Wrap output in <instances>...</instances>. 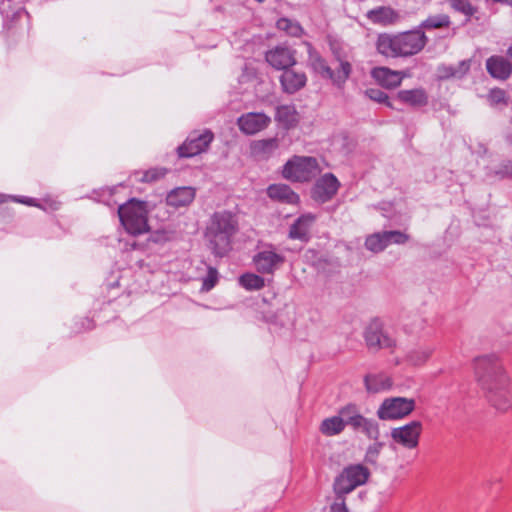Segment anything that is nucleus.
Returning <instances> with one entry per match:
<instances>
[{
	"label": "nucleus",
	"mask_w": 512,
	"mask_h": 512,
	"mask_svg": "<svg viewBox=\"0 0 512 512\" xmlns=\"http://www.w3.org/2000/svg\"><path fill=\"white\" fill-rule=\"evenodd\" d=\"M475 374L478 382L487 392L490 404L500 412L512 408V387L502 363L495 356L475 359Z\"/></svg>",
	"instance_id": "f257e3e1"
},
{
	"label": "nucleus",
	"mask_w": 512,
	"mask_h": 512,
	"mask_svg": "<svg viewBox=\"0 0 512 512\" xmlns=\"http://www.w3.org/2000/svg\"><path fill=\"white\" fill-rule=\"evenodd\" d=\"M238 231V221L231 212H215L205 230V239L211 252L223 257L232 249V239Z\"/></svg>",
	"instance_id": "f03ea898"
},
{
	"label": "nucleus",
	"mask_w": 512,
	"mask_h": 512,
	"mask_svg": "<svg viewBox=\"0 0 512 512\" xmlns=\"http://www.w3.org/2000/svg\"><path fill=\"white\" fill-rule=\"evenodd\" d=\"M304 44L308 53V66L315 73L321 75L323 78L332 80V82L337 86H341L346 82L352 71V66L348 61L340 60L339 68L335 72L328 66L325 59L319 54V52L312 46L311 43L305 42Z\"/></svg>",
	"instance_id": "7ed1b4c3"
},
{
	"label": "nucleus",
	"mask_w": 512,
	"mask_h": 512,
	"mask_svg": "<svg viewBox=\"0 0 512 512\" xmlns=\"http://www.w3.org/2000/svg\"><path fill=\"white\" fill-rule=\"evenodd\" d=\"M121 224L131 235H139L148 231V217L146 203L135 199L118 208Z\"/></svg>",
	"instance_id": "20e7f679"
},
{
	"label": "nucleus",
	"mask_w": 512,
	"mask_h": 512,
	"mask_svg": "<svg viewBox=\"0 0 512 512\" xmlns=\"http://www.w3.org/2000/svg\"><path fill=\"white\" fill-rule=\"evenodd\" d=\"M338 413L342 417L344 427L349 426L354 431H361L371 440H378L380 436L378 423L374 419L363 416L357 404L348 403L340 407Z\"/></svg>",
	"instance_id": "39448f33"
},
{
	"label": "nucleus",
	"mask_w": 512,
	"mask_h": 512,
	"mask_svg": "<svg viewBox=\"0 0 512 512\" xmlns=\"http://www.w3.org/2000/svg\"><path fill=\"white\" fill-rule=\"evenodd\" d=\"M318 161L314 157L294 156L283 167V177L293 182H308L320 173Z\"/></svg>",
	"instance_id": "423d86ee"
},
{
	"label": "nucleus",
	"mask_w": 512,
	"mask_h": 512,
	"mask_svg": "<svg viewBox=\"0 0 512 512\" xmlns=\"http://www.w3.org/2000/svg\"><path fill=\"white\" fill-rule=\"evenodd\" d=\"M369 476V469L362 464L349 465L335 478L333 491L339 494H349L358 486L365 484Z\"/></svg>",
	"instance_id": "0eeeda50"
},
{
	"label": "nucleus",
	"mask_w": 512,
	"mask_h": 512,
	"mask_svg": "<svg viewBox=\"0 0 512 512\" xmlns=\"http://www.w3.org/2000/svg\"><path fill=\"white\" fill-rule=\"evenodd\" d=\"M415 405L416 402L413 398H387L379 406L377 416L381 420L402 419L414 411Z\"/></svg>",
	"instance_id": "6e6552de"
},
{
	"label": "nucleus",
	"mask_w": 512,
	"mask_h": 512,
	"mask_svg": "<svg viewBox=\"0 0 512 512\" xmlns=\"http://www.w3.org/2000/svg\"><path fill=\"white\" fill-rule=\"evenodd\" d=\"M422 428V423L414 420L403 426L392 428L390 436L394 443L405 449L412 450L419 445Z\"/></svg>",
	"instance_id": "1a4fd4ad"
},
{
	"label": "nucleus",
	"mask_w": 512,
	"mask_h": 512,
	"mask_svg": "<svg viewBox=\"0 0 512 512\" xmlns=\"http://www.w3.org/2000/svg\"><path fill=\"white\" fill-rule=\"evenodd\" d=\"M214 139L213 133L205 129L203 131H193L189 134L184 143L178 147L180 157H193L205 152Z\"/></svg>",
	"instance_id": "9d476101"
},
{
	"label": "nucleus",
	"mask_w": 512,
	"mask_h": 512,
	"mask_svg": "<svg viewBox=\"0 0 512 512\" xmlns=\"http://www.w3.org/2000/svg\"><path fill=\"white\" fill-rule=\"evenodd\" d=\"M364 339L369 349H392L396 340L388 335L379 319H373L365 329Z\"/></svg>",
	"instance_id": "9b49d317"
},
{
	"label": "nucleus",
	"mask_w": 512,
	"mask_h": 512,
	"mask_svg": "<svg viewBox=\"0 0 512 512\" xmlns=\"http://www.w3.org/2000/svg\"><path fill=\"white\" fill-rule=\"evenodd\" d=\"M284 262V255L277 253L275 247L271 244L253 257L256 270L261 274H273Z\"/></svg>",
	"instance_id": "f8f14e48"
},
{
	"label": "nucleus",
	"mask_w": 512,
	"mask_h": 512,
	"mask_svg": "<svg viewBox=\"0 0 512 512\" xmlns=\"http://www.w3.org/2000/svg\"><path fill=\"white\" fill-rule=\"evenodd\" d=\"M401 56L409 57L418 54L426 46L428 38L420 29L399 33Z\"/></svg>",
	"instance_id": "ddd939ff"
},
{
	"label": "nucleus",
	"mask_w": 512,
	"mask_h": 512,
	"mask_svg": "<svg viewBox=\"0 0 512 512\" xmlns=\"http://www.w3.org/2000/svg\"><path fill=\"white\" fill-rule=\"evenodd\" d=\"M266 61L277 70H285L296 64V51L288 46L278 45L269 50Z\"/></svg>",
	"instance_id": "4468645a"
},
{
	"label": "nucleus",
	"mask_w": 512,
	"mask_h": 512,
	"mask_svg": "<svg viewBox=\"0 0 512 512\" xmlns=\"http://www.w3.org/2000/svg\"><path fill=\"white\" fill-rule=\"evenodd\" d=\"M339 187L338 179L332 173H326L316 181L312 190L313 198L320 203L328 202L336 195Z\"/></svg>",
	"instance_id": "2eb2a0df"
},
{
	"label": "nucleus",
	"mask_w": 512,
	"mask_h": 512,
	"mask_svg": "<svg viewBox=\"0 0 512 512\" xmlns=\"http://www.w3.org/2000/svg\"><path fill=\"white\" fill-rule=\"evenodd\" d=\"M270 122V117L260 112H249L243 114L237 121L239 129L247 135H253L262 131Z\"/></svg>",
	"instance_id": "dca6fc26"
},
{
	"label": "nucleus",
	"mask_w": 512,
	"mask_h": 512,
	"mask_svg": "<svg viewBox=\"0 0 512 512\" xmlns=\"http://www.w3.org/2000/svg\"><path fill=\"white\" fill-rule=\"evenodd\" d=\"M485 66L489 75L497 80H507L512 74V64L504 56H490L487 58Z\"/></svg>",
	"instance_id": "f3484780"
},
{
	"label": "nucleus",
	"mask_w": 512,
	"mask_h": 512,
	"mask_svg": "<svg viewBox=\"0 0 512 512\" xmlns=\"http://www.w3.org/2000/svg\"><path fill=\"white\" fill-rule=\"evenodd\" d=\"M366 18L373 24L392 26L400 20L399 13L390 6H379L367 11Z\"/></svg>",
	"instance_id": "a211bd4d"
},
{
	"label": "nucleus",
	"mask_w": 512,
	"mask_h": 512,
	"mask_svg": "<svg viewBox=\"0 0 512 512\" xmlns=\"http://www.w3.org/2000/svg\"><path fill=\"white\" fill-rule=\"evenodd\" d=\"M315 219V216L310 213L299 216L290 226L288 237L292 240L308 242L310 239V230Z\"/></svg>",
	"instance_id": "6ab92c4d"
},
{
	"label": "nucleus",
	"mask_w": 512,
	"mask_h": 512,
	"mask_svg": "<svg viewBox=\"0 0 512 512\" xmlns=\"http://www.w3.org/2000/svg\"><path fill=\"white\" fill-rule=\"evenodd\" d=\"M307 82V77L304 72H297L293 69L283 70L280 76V84L282 90L287 94H294L301 90Z\"/></svg>",
	"instance_id": "aec40b11"
},
{
	"label": "nucleus",
	"mask_w": 512,
	"mask_h": 512,
	"mask_svg": "<svg viewBox=\"0 0 512 512\" xmlns=\"http://www.w3.org/2000/svg\"><path fill=\"white\" fill-rule=\"evenodd\" d=\"M377 51L385 56L391 58L402 57L399 35H390L387 33L379 34L376 41Z\"/></svg>",
	"instance_id": "412c9836"
},
{
	"label": "nucleus",
	"mask_w": 512,
	"mask_h": 512,
	"mask_svg": "<svg viewBox=\"0 0 512 512\" xmlns=\"http://www.w3.org/2000/svg\"><path fill=\"white\" fill-rule=\"evenodd\" d=\"M372 78L382 87L395 88L402 82L400 72L387 67H376L371 71Z\"/></svg>",
	"instance_id": "4be33fe9"
},
{
	"label": "nucleus",
	"mask_w": 512,
	"mask_h": 512,
	"mask_svg": "<svg viewBox=\"0 0 512 512\" xmlns=\"http://www.w3.org/2000/svg\"><path fill=\"white\" fill-rule=\"evenodd\" d=\"M195 194L192 187H178L167 194L166 203L174 208L185 207L193 202Z\"/></svg>",
	"instance_id": "5701e85b"
},
{
	"label": "nucleus",
	"mask_w": 512,
	"mask_h": 512,
	"mask_svg": "<svg viewBox=\"0 0 512 512\" xmlns=\"http://www.w3.org/2000/svg\"><path fill=\"white\" fill-rule=\"evenodd\" d=\"M364 385L368 393L375 394L390 389L393 382L385 373H371L365 375Z\"/></svg>",
	"instance_id": "b1692460"
},
{
	"label": "nucleus",
	"mask_w": 512,
	"mask_h": 512,
	"mask_svg": "<svg viewBox=\"0 0 512 512\" xmlns=\"http://www.w3.org/2000/svg\"><path fill=\"white\" fill-rule=\"evenodd\" d=\"M267 194L275 199L288 204H296L299 196L286 184H272L267 188Z\"/></svg>",
	"instance_id": "393cba45"
},
{
	"label": "nucleus",
	"mask_w": 512,
	"mask_h": 512,
	"mask_svg": "<svg viewBox=\"0 0 512 512\" xmlns=\"http://www.w3.org/2000/svg\"><path fill=\"white\" fill-rule=\"evenodd\" d=\"M397 99L402 103L408 104L412 107H422L428 103V95L422 88L400 90L397 93Z\"/></svg>",
	"instance_id": "a878e982"
},
{
	"label": "nucleus",
	"mask_w": 512,
	"mask_h": 512,
	"mask_svg": "<svg viewBox=\"0 0 512 512\" xmlns=\"http://www.w3.org/2000/svg\"><path fill=\"white\" fill-rule=\"evenodd\" d=\"M278 147V140L276 138H269L253 142L251 151L256 157L266 158L273 154Z\"/></svg>",
	"instance_id": "bb28decb"
},
{
	"label": "nucleus",
	"mask_w": 512,
	"mask_h": 512,
	"mask_svg": "<svg viewBox=\"0 0 512 512\" xmlns=\"http://www.w3.org/2000/svg\"><path fill=\"white\" fill-rule=\"evenodd\" d=\"M344 429L342 417H340L339 413L335 416L325 418L319 426V431L328 437L339 435Z\"/></svg>",
	"instance_id": "cd10ccee"
},
{
	"label": "nucleus",
	"mask_w": 512,
	"mask_h": 512,
	"mask_svg": "<svg viewBox=\"0 0 512 512\" xmlns=\"http://www.w3.org/2000/svg\"><path fill=\"white\" fill-rule=\"evenodd\" d=\"M275 119L285 127H292L297 122V113L292 105H281L276 109Z\"/></svg>",
	"instance_id": "c85d7f7f"
},
{
	"label": "nucleus",
	"mask_w": 512,
	"mask_h": 512,
	"mask_svg": "<svg viewBox=\"0 0 512 512\" xmlns=\"http://www.w3.org/2000/svg\"><path fill=\"white\" fill-rule=\"evenodd\" d=\"M433 349L429 347H419L410 350L406 356L405 361L412 366H421L430 358Z\"/></svg>",
	"instance_id": "c756f323"
},
{
	"label": "nucleus",
	"mask_w": 512,
	"mask_h": 512,
	"mask_svg": "<svg viewBox=\"0 0 512 512\" xmlns=\"http://www.w3.org/2000/svg\"><path fill=\"white\" fill-rule=\"evenodd\" d=\"M451 24V19L447 14H435L428 16L424 21L419 25L420 30L426 29H440L447 28Z\"/></svg>",
	"instance_id": "7c9ffc66"
},
{
	"label": "nucleus",
	"mask_w": 512,
	"mask_h": 512,
	"mask_svg": "<svg viewBox=\"0 0 512 512\" xmlns=\"http://www.w3.org/2000/svg\"><path fill=\"white\" fill-rule=\"evenodd\" d=\"M239 284L246 290H260L265 286L263 277L254 273H245L239 277Z\"/></svg>",
	"instance_id": "2f4dec72"
},
{
	"label": "nucleus",
	"mask_w": 512,
	"mask_h": 512,
	"mask_svg": "<svg viewBox=\"0 0 512 512\" xmlns=\"http://www.w3.org/2000/svg\"><path fill=\"white\" fill-rule=\"evenodd\" d=\"M386 233L378 232L368 236L365 240V247L372 252L378 253L387 247Z\"/></svg>",
	"instance_id": "473e14b6"
},
{
	"label": "nucleus",
	"mask_w": 512,
	"mask_h": 512,
	"mask_svg": "<svg viewBox=\"0 0 512 512\" xmlns=\"http://www.w3.org/2000/svg\"><path fill=\"white\" fill-rule=\"evenodd\" d=\"M450 7L467 17L469 20L477 11V8L473 6L469 0H447Z\"/></svg>",
	"instance_id": "72a5a7b5"
},
{
	"label": "nucleus",
	"mask_w": 512,
	"mask_h": 512,
	"mask_svg": "<svg viewBox=\"0 0 512 512\" xmlns=\"http://www.w3.org/2000/svg\"><path fill=\"white\" fill-rule=\"evenodd\" d=\"M365 96L374 102L381 103L391 109L398 110L394 106V104L390 101L388 95L384 91H382L378 88H369V89L365 90Z\"/></svg>",
	"instance_id": "f704fd0d"
},
{
	"label": "nucleus",
	"mask_w": 512,
	"mask_h": 512,
	"mask_svg": "<svg viewBox=\"0 0 512 512\" xmlns=\"http://www.w3.org/2000/svg\"><path fill=\"white\" fill-rule=\"evenodd\" d=\"M219 280V273L216 268L212 266H208L207 274L202 278V287L201 291L208 292L212 290Z\"/></svg>",
	"instance_id": "c9c22d12"
},
{
	"label": "nucleus",
	"mask_w": 512,
	"mask_h": 512,
	"mask_svg": "<svg viewBox=\"0 0 512 512\" xmlns=\"http://www.w3.org/2000/svg\"><path fill=\"white\" fill-rule=\"evenodd\" d=\"M277 28L286 31L288 34L292 36H298L302 32V27L295 22L287 18H281L277 21Z\"/></svg>",
	"instance_id": "e433bc0d"
},
{
	"label": "nucleus",
	"mask_w": 512,
	"mask_h": 512,
	"mask_svg": "<svg viewBox=\"0 0 512 512\" xmlns=\"http://www.w3.org/2000/svg\"><path fill=\"white\" fill-rule=\"evenodd\" d=\"M491 106H499L507 104L506 92L501 88L491 89L487 95Z\"/></svg>",
	"instance_id": "4c0bfd02"
},
{
	"label": "nucleus",
	"mask_w": 512,
	"mask_h": 512,
	"mask_svg": "<svg viewBox=\"0 0 512 512\" xmlns=\"http://www.w3.org/2000/svg\"><path fill=\"white\" fill-rule=\"evenodd\" d=\"M166 173H167V169H165V168H151L145 172H142L139 180L142 182L156 181V180L164 177L166 175Z\"/></svg>",
	"instance_id": "58836bf2"
},
{
	"label": "nucleus",
	"mask_w": 512,
	"mask_h": 512,
	"mask_svg": "<svg viewBox=\"0 0 512 512\" xmlns=\"http://www.w3.org/2000/svg\"><path fill=\"white\" fill-rule=\"evenodd\" d=\"M383 448V443L381 442H375L371 444L366 451L365 454V462L369 464H375L378 460V457L380 455V452Z\"/></svg>",
	"instance_id": "ea45409f"
},
{
	"label": "nucleus",
	"mask_w": 512,
	"mask_h": 512,
	"mask_svg": "<svg viewBox=\"0 0 512 512\" xmlns=\"http://www.w3.org/2000/svg\"><path fill=\"white\" fill-rule=\"evenodd\" d=\"M387 246L390 244H404L409 240V236L401 231H385Z\"/></svg>",
	"instance_id": "a19ab883"
},
{
	"label": "nucleus",
	"mask_w": 512,
	"mask_h": 512,
	"mask_svg": "<svg viewBox=\"0 0 512 512\" xmlns=\"http://www.w3.org/2000/svg\"><path fill=\"white\" fill-rule=\"evenodd\" d=\"M347 494L335 493V499L330 505V512H348L345 504V496Z\"/></svg>",
	"instance_id": "79ce46f5"
},
{
	"label": "nucleus",
	"mask_w": 512,
	"mask_h": 512,
	"mask_svg": "<svg viewBox=\"0 0 512 512\" xmlns=\"http://www.w3.org/2000/svg\"><path fill=\"white\" fill-rule=\"evenodd\" d=\"M170 239H171V235L169 232H167L165 230H157L149 236L148 240L153 243L160 244V243H165V242L169 241Z\"/></svg>",
	"instance_id": "37998d69"
},
{
	"label": "nucleus",
	"mask_w": 512,
	"mask_h": 512,
	"mask_svg": "<svg viewBox=\"0 0 512 512\" xmlns=\"http://www.w3.org/2000/svg\"><path fill=\"white\" fill-rule=\"evenodd\" d=\"M454 68V74H456V78H462L470 70V61L462 60L457 65H455Z\"/></svg>",
	"instance_id": "c03bdc74"
},
{
	"label": "nucleus",
	"mask_w": 512,
	"mask_h": 512,
	"mask_svg": "<svg viewBox=\"0 0 512 512\" xmlns=\"http://www.w3.org/2000/svg\"><path fill=\"white\" fill-rule=\"evenodd\" d=\"M9 198L13 199L16 202L23 203L29 206H37L36 200L33 198L28 197H16V196H8Z\"/></svg>",
	"instance_id": "a18cd8bd"
},
{
	"label": "nucleus",
	"mask_w": 512,
	"mask_h": 512,
	"mask_svg": "<svg viewBox=\"0 0 512 512\" xmlns=\"http://www.w3.org/2000/svg\"><path fill=\"white\" fill-rule=\"evenodd\" d=\"M454 69L455 68L452 65L448 66V67H445L444 68V72H445L444 77H454V78H456V74H454Z\"/></svg>",
	"instance_id": "49530a36"
},
{
	"label": "nucleus",
	"mask_w": 512,
	"mask_h": 512,
	"mask_svg": "<svg viewBox=\"0 0 512 512\" xmlns=\"http://www.w3.org/2000/svg\"><path fill=\"white\" fill-rule=\"evenodd\" d=\"M487 2L492 3H501L512 7V0H486Z\"/></svg>",
	"instance_id": "de8ad7c7"
},
{
	"label": "nucleus",
	"mask_w": 512,
	"mask_h": 512,
	"mask_svg": "<svg viewBox=\"0 0 512 512\" xmlns=\"http://www.w3.org/2000/svg\"><path fill=\"white\" fill-rule=\"evenodd\" d=\"M507 55L512 60V44L507 49Z\"/></svg>",
	"instance_id": "09e8293b"
},
{
	"label": "nucleus",
	"mask_w": 512,
	"mask_h": 512,
	"mask_svg": "<svg viewBox=\"0 0 512 512\" xmlns=\"http://www.w3.org/2000/svg\"><path fill=\"white\" fill-rule=\"evenodd\" d=\"M5 198H6V196H4V195H0V203L4 202V201H5Z\"/></svg>",
	"instance_id": "8fccbe9b"
}]
</instances>
